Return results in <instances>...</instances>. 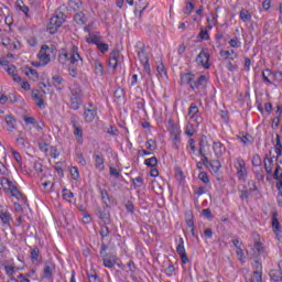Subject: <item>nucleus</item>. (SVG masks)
<instances>
[{"instance_id": "obj_1", "label": "nucleus", "mask_w": 282, "mask_h": 282, "mask_svg": "<svg viewBox=\"0 0 282 282\" xmlns=\"http://www.w3.org/2000/svg\"><path fill=\"white\" fill-rule=\"evenodd\" d=\"M181 85H187L192 91H199L206 89L208 78L205 75L196 77L193 73H184L181 74Z\"/></svg>"}, {"instance_id": "obj_2", "label": "nucleus", "mask_w": 282, "mask_h": 282, "mask_svg": "<svg viewBox=\"0 0 282 282\" xmlns=\"http://www.w3.org/2000/svg\"><path fill=\"white\" fill-rule=\"evenodd\" d=\"M69 91L70 109L78 111V109H80V105H83V88L78 84H73L69 87Z\"/></svg>"}, {"instance_id": "obj_3", "label": "nucleus", "mask_w": 282, "mask_h": 282, "mask_svg": "<svg viewBox=\"0 0 282 282\" xmlns=\"http://www.w3.org/2000/svg\"><path fill=\"white\" fill-rule=\"evenodd\" d=\"M69 61L70 65H83V57L78 53V46L73 45L72 52L59 55V63Z\"/></svg>"}, {"instance_id": "obj_4", "label": "nucleus", "mask_w": 282, "mask_h": 282, "mask_svg": "<svg viewBox=\"0 0 282 282\" xmlns=\"http://www.w3.org/2000/svg\"><path fill=\"white\" fill-rule=\"evenodd\" d=\"M65 19H66L65 13L61 11L57 12L54 17H52L47 28L50 34H56L58 32V28L63 25Z\"/></svg>"}, {"instance_id": "obj_5", "label": "nucleus", "mask_w": 282, "mask_h": 282, "mask_svg": "<svg viewBox=\"0 0 282 282\" xmlns=\"http://www.w3.org/2000/svg\"><path fill=\"white\" fill-rule=\"evenodd\" d=\"M279 171H281V165H276L275 171L273 173V180L276 181V188H278V206L282 207V172L279 174Z\"/></svg>"}, {"instance_id": "obj_6", "label": "nucleus", "mask_w": 282, "mask_h": 282, "mask_svg": "<svg viewBox=\"0 0 282 282\" xmlns=\"http://www.w3.org/2000/svg\"><path fill=\"white\" fill-rule=\"evenodd\" d=\"M52 52H54V50L52 47H48L47 45H42L39 54H37V58L40 61V63H42V65H47V63H50L52 61Z\"/></svg>"}, {"instance_id": "obj_7", "label": "nucleus", "mask_w": 282, "mask_h": 282, "mask_svg": "<svg viewBox=\"0 0 282 282\" xmlns=\"http://www.w3.org/2000/svg\"><path fill=\"white\" fill-rule=\"evenodd\" d=\"M235 167L237 169V176L240 182H246L248 177V170H246V161L243 159H236Z\"/></svg>"}, {"instance_id": "obj_8", "label": "nucleus", "mask_w": 282, "mask_h": 282, "mask_svg": "<svg viewBox=\"0 0 282 282\" xmlns=\"http://www.w3.org/2000/svg\"><path fill=\"white\" fill-rule=\"evenodd\" d=\"M97 217L107 226L111 224V213L109 212V207H97L96 208Z\"/></svg>"}, {"instance_id": "obj_9", "label": "nucleus", "mask_w": 282, "mask_h": 282, "mask_svg": "<svg viewBox=\"0 0 282 282\" xmlns=\"http://www.w3.org/2000/svg\"><path fill=\"white\" fill-rule=\"evenodd\" d=\"M210 54L208 52H200L197 57H196V63L198 65H202V67H204V69H210Z\"/></svg>"}, {"instance_id": "obj_10", "label": "nucleus", "mask_w": 282, "mask_h": 282, "mask_svg": "<svg viewBox=\"0 0 282 282\" xmlns=\"http://www.w3.org/2000/svg\"><path fill=\"white\" fill-rule=\"evenodd\" d=\"M176 252L181 258V262L183 265H186L188 263V254L186 253V248H184V238H180V242L176 247Z\"/></svg>"}, {"instance_id": "obj_11", "label": "nucleus", "mask_w": 282, "mask_h": 282, "mask_svg": "<svg viewBox=\"0 0 282 282\" xmlns=\"http://www.w3.org/2000/svg\"><path fill=\"white\" fill-rule=\"evenodd\" d=\"M1 185L8 186L12 197H17L18 199L19 197H21L22 194L19 192V188L17 187V185H14L12 181H10V178H2Z\"/></svg>"}, {"instance_id": "obj_12", "label": "nucleus", "mask_w": 282, "mask_h": 282, "mask_svg": "<svg viewBox=\"0 0 282 282\" xmlns=\"http://www.w3.org/2000/svg\"><path fill=\"white\" fill-rule=\"evenodd\" d=\"M253 252L256 259H259V257H263V259H265V257H268V251H265V247L261 241L257 239L254 240Z\"/></svg>"}, {"instance_id": "obj_13", "label": "nucleus", "mask_w": 282, "mask_h": 282, "mask_svg": "<svg viewBox=\"0 0 282 282\" xmlns=\"http://www.w3.org/2000/svg\"><path fill=\"white\" fill-rule=\"evenodd\" d=\"M102 263L105 268L113 269L116 268V263H118V257L113 253H106L102 256Z\"/></svg>"}, {"instance_id": "obj_14", "label": "nucleus", "mask_w": 282, "mask_h": 282, "mask_svg": "<svg viewBox=\"0 0 282 282\" xmlns=\"http://www.w3.org/2000/svg\"><path fill=\"white\" fill-rule=\"evenodd\" d=\"M138 57L141 62V64L143 65L147 74H150L151 72V66L149 65V56L147 55V53L144 52V48H140L138 51Z\"/></svg>"}, {"instance_id": "obj_15", "label": "nucleus", "mask_w": 282, "mask_h": 282, "mask_svg": "<svg viewBox=\"0 0 282 282\" xmlns=\"http://www.w3.org/2000/svg\"><path fill=\"white\" fill-rule=\"evenodd\" d=\"M271 226L273 232L279 237V234L281 232V223H279V213L273 212L271 216Z\"/></svg>"}, {"instance_id": "obj_16", "label": "nucleus", "mask_w": 282, "mask_h": 282, "mask_svg": "<svg viewBox=\"0 0 282 282\" xmlns=\"http://www.w3.org/2000/svg\"><path fill=\"white\" fill-rule=\"evenodd\" d=\"M30 259L32 263H43V257L41 256V249H39V247L31 248Z\"/></svg>"}, {"instance_id": "obj_17", "label": "nucleus", "mask_w": 282, "mask_h": 282, "mask_svg": "<svg viewBox=\"0 0 282 282\" xmlns=\"http://www.w3.org/2000/svg\"><path fill=\"white\" fill-rule=\"evenodd\" d=\"M25 76H29V78L31 80H33V83H36V80H39V73L36 72V69L30 67V66H25L23 69Z\"/></svg>"}, {"instance_id": "obj_18", "label": "nucleus", "mask_w": 282, "mask_h": 282, "mask_svg": "<svg viewBox=\"0 0 282 282\" xmlns=\"http://www.w3.org/2000/svg\"><path fill=\"white\" fill-rule=\"evenodd\" d=\"M31 96H32L35 105H37V107L40 109H43L45 107V100H43V97L41 95H39V90H33L31 93Z\"/></svg>"}, {"instance_id": "obj_19", "label": "nucleus", "mask_w": 282, "mask_h": 282, "mask_svg": "<svg viewBox=\"0 0 282 282\" xmlns=\"http://www.w3.org/2000/svg\"><path fill=\"white\" fill-rule=\"evenodd\" d=\"M97 115L98 112L96 111V109L85 108L84 110V118L86 122H91L93 120H96Z\"/></svg>"}, {"instance_id": "obj_20", "label": "nucleus", "mask_w": 282, "mask_h": 282, "mask_svg": "<svg viewBox=\"0 0 282 282\" xmlns=\"http://www.w3.org/2000/svg\"><path fill=\"white\" fill-rule=\"evenodd\" d=\"M95 160V167L98 169V171H105V158L100 154H94Z\"/></svg>"}, {"instance_id": "obj_21", "label": "nucleus", "mask_w": 282, "mask_h": 282, "mask_svg": "<svg viewBox=\"0 0 282 282\" xmlns=\"http://www.w3.org/2000/svg\"><path fill=\"white\" fill-rule=\"evenodd\" d=\"M4 121L8 127V131H14L17 129V120L12 117V115H7L4 117Z\"/></svg>"}, {"instance_id": "obj_22", "label": "nucleus", "mask_w": 282, "mask_h": 282, "mask_svg": "<svg viewBox=\"0 0 282 282\" xmlns=\"http://www.w3.org/2000/svg\"><path fill=\"white\" fill-rule=\"evenodd\" d=\"M101 202L106 204L107 208H109V204H111V198L109 197V193L107 189L99 188Z\"/></svg>"}, {"instance_id": "obj_23", "label": "nucleus", "mask_w": 282, "mask_h": 282, "mask_svg": "<svg viewBox=\"0 0 282 282\" xmlns=\"http://www.w3.org/2000/svg\"><path fill=\"white\" fill-rule=\"evenodd\" d=\"M74 21L78 25H85V23H87V17H85V13H83V12H77L74 15Z\"/></svg>"}, {"instance_id": "obj_24", "label": "nucleus", "mask_w": 282, "mask_h": 282, "mask_svg": "<svg viewBox=\"0 0 282 282\" xmlns=\"http://www.w3.org/2000/svg\"><path fill=\"white\" fill-rule=\"evenodd\" d=\"M169 131L171 134V138H173L174 135H181L182 131L180 130V128H177V126H175V123H173L172 120L169 121Z\"/></svg>"}, {"instance_id": "obj_25", "label": "nucleus", "mask_w": 282, "mask_h": 282, "mask_svg": "<svg viewBox=\"0 0 282 282\" xmlns=\"http://www.w3.org/2000/svg\"><path fill=\"white\" fill-rule=\"evenodd\" d=\"M214 152L216 155H224L226 147L221 142H214Z\"/></svg>"}, {"instance_id": "obj_26", "label": "nucleus", "mask_w": 282, "mask_h": 282, "mask_svg": "<svg viewBox=\"0 0 282 282\" xmlns=\"http://www.w3.org/2000/svg\"><path fill=\"white\" fill-rule=\"evenodd\" d=\"M240 19L243 21V23H248V21H252V13L247 9H241Z\"/></svg>"}, {"instance_id": "obj_27", "label": "nucleus", "mask_w": 282, "mask_h": 282, "mask_svg": "<svg viewBox=\"0 0 282 282\" xmlns=\"http://www.w3.org/2000/svg\"><path fill=\"white\" fill-rule=\"evenodd\" d=\"M15 6H17L18 10H20L21 12H23L25 14V17H30V14H28L30 12V8L28 6H25L23 0H17Z\"/></svg>"}, {"instance_id": "obj_28", "label": "nucleus", "mask_w": 282, "mask_h": 282, "mask_svg": "<svg viewBox=\"0 0 282 282\" xmlns=\"http://www.w3.org/2000/svg\"><path fill=\"white\" fill-rule=\"evenodd\" d=\"M270 278L273 282H282V272L279 270H271Z\"/></svg>"}, {"instance_id": "obj_29", "label": "nucleus", "mask_w": 282, "mask_h": 282, "mask_svg": "<svg viewBox=\"0 0 282 282\" xmlns=\"http://www.w3.org/2000/svg\"><path fill=\"white\" fill-rule=\"evenodd\" d=\"M208 169H212V173H218V171L221 169V163L218 160L210 161Z\"/></svg>"}, {"instance_id": "obj_30", "label": "nucleus", "mask_w": 282, "mask_h": 282, "mask_svg": "<svg viewBox=\"0 0 282 282\" xmlns=\"http://www.w3.org/2000/svg\"><path fill=\"white\" fill-rule=\"evenodd\" d=\"M62 197H63V199H65V202L72 203V199H74V192H72L67 188H64L62 191Z\"/></svg>"}, {"instance_id": "obj_31", "label": "nucleus", "mask_w": 282, "mask_h": 282, "mask_svg": "<svg viewBox=\"0 0 282 282\" xmlns=\"http://www.w3.org/2000/svg\"><path fill=\"white\" fill-rule=\"evenodd\" d=\"M195 10V4L191 1L185 2V8L183 9L184 14L191 15Z\"/></svg>"}, {"instance_id": "obj_32", "label": "nucleus", "mask_w": 282, "mask_h": 282, "mask_svg": "<svg viewBox=\"0 0 282 282\" xmlns=\"http://www.w3.org/2000/svg\"><path fill=\"white\" fill-rule=\"evenodd\" d=\"M74 135H75V138H78V140H77L78 144H83V128H80L78 126L75 127Z\"/></svg>"}, {"instance_id": "obj_33", "label": "nucleus", "mask_w": 282, "mask_h": 282, "mask_svg": "<svg viewBox=\"0 0 282 282\" xmlns=\"http://www.w3.org/2000/svg\"><path fill=\"white\" fill-rule=\"evenodd\" d=\"M272 159H269L268 156L264 158V171L268 173V175H271L272 173Z\"/></svg>"}, {"instance_id": "obj_34", "label": "nucleus", "mask_w": 282, "mask_h": 282, "mask_svg": "<svg viewBox=\"0 0 282 282\" xmlns=\"http://www.w3.org/2000/svg\"><path fill=\"white\" fill-rule=\"evenodd\" d=\"M144 164L150 169H155V166H158V158L152 156L150 159H145Z\"/></svg>"}, {"instance_id": "obj_35", "label": "nucleus", "mask_w": 282, "mask_h": 282, "mask_svg": "<svg viewBox=\"0 0 282 282\" xmlns=\"http://www.w3.org/2000/svg\"><path fill=\"white\" fill-rule=\"evenodd\" d=\"M270 76H272V70L265 69L262 72V80L268 85H272V80H270Z\"/></svg>"}, {"instance_id": "obj_36", "label": "nucleus", "mask_w": 282, "mask_h": 282, "mask_svg": "<svg viewBox=\"0 0 282 282\" xmlns=\"http://www.w3.org/2000/svg\"><path fill=\"white\" fill-rule=\"evenodd\" d=\"M199 113V108L195 104H191L189 109H188V116L189 118H195Z\"/></svg>"}, {"instance_id": "obj_37", "label": "nucleus", "mask_w": 282, "mask_h": 282, "mask_svg": "<svg viewBox=\"0 0 282 282\" xmlns=\"http://www.w3.org/2000/svg\"><path fill=\"white\" fill-rule=\"evenodd\" d=\"M275 153L276 155H282L281 135L279 134L275 138Z\"/></svg>"}, {"instance_id": "obj_38", "label": "nucleus", "mask_w": 282, "mask_h": 282, "mask_svg": "<svg viewBox=\"0 0 282 282\" xmlns=\"http://www.w3.org/2000/svg\"><path fill=\"white\" fill-rule=\"evenodd\" d=\"M53 275H54V272L52 271V267L50 265L44 267L43 278L50 280L52 279Z\"/></svg>"}, {"instance_id": "obj_39", "label": "nucleus", "mask_w": 282, "mask_h": 282, "mask_svg": "<svg viewBox=\"0 0 282 282\" xmlns=\"http://www.w3.org/2000/svg\"><path fill=\"white\" fill-rule=\"evenodd\" d=\"M87 278L89 282H100V278H98V273H96V271L87 272Z\"/></svg>"}, {"instance_id": "obj_40", "label": "nucleus", "mask_w": 282, "mask_h": 282, "mask_svg": "<svg viewBox=\"0 0 282 282\" xmlns=\"http://www.w3.org/2000/svg\"><path fill=\"white\" fill-rule=\"evenodd\" d=\"M63 83H64L63 77H61L58 75L53 76V85H54V87H56L57 89H61V86L63 85Z\"/></svg>"}, {"instance_id": "obj_41", "label": "nucleus", "mask_w": 282, "mask_h": 282, "mask_svg": "<svg viewBox=\"0 0 282 282\" xmlns=\"http://www.w3.org/2000/svg\"><path fill=\"white\" fill-rule=\"evenodd\" d=\"M198 39H200V41H208L210 39V35L208 34V30H204V28H200V32L198 33Z\"/></svg>"}, {"instance_id": "obj_42", "label": "nucleus", "mask_w": 282, "mask_h": 282, "mask_svg": "<svg viewBox=\"0 0 282 282\" xmlns=\"http://www.w3.org/2000/svg\"><path fill=\"white\" fill-rule=\"evenodd\" d=\"M97 50H98L101 54H107V52H109V44L101 42V43H99V44L97 45Z\"/></svg>"}, {"instance_id": "obj_43", "label": "nucleus", "mask_w": 282, "mask_h": 282, "mask_svg": "<svg viewBox=\"0 0 282 282\" xmlns=\"http://www.w3.org/2000/svg\"><path fill=\"white\" fill-rule=\"evenodd\" d=\"M230 54H234L235 58H237V56H239L237 53H235V50H231V51H224L221 50L220 51V56L225 59H228Z\"/></svg>"}, {"instance_id": "obj_44", "label": "nucleus", "mask_w": 282, "mask_h": 282, "mask_svg": "<svg viewBox=\"0 0 282 282\" xmlns=\"http://www.w3.org/2000/svg\"><path fill=\"white\" fill-rule=\"evenodd\" d=\"M83 6V2L80 0H69L68 7L72 8L73 10H78Z\"/></svg>"}, {"instance_id": "obj_45", "label": "nucleus", "mask_w": 282, "mask_h": 282, "mask_svg": "<svg viewBox=\"0 0 282 282\" xmlns=\"http://www.w3.org/2000/svg\"><path fill=\"white\" fill-rule=\"evenodd\" d=\"M172 142H173L174 149H176V151L180 150V144L182 142V138L180 137V134L172 137Z\"/></svg>"}, {"instance_id": "obj_46", "label": "nucleus", "mask_w": 282, "mask_h": 282, "mask_svg": "<svg viewBox=\"0 0 282 282\" xmlns=\"http://www.w3.org/2000/svg\"><path fill=\"white\" fill-rule=\"evenodd\" d=\"M145 147L147 149H149V151H155V149H158V143H155V141L150 139L145 142Z\"/></svg>"}, {"instance_id": "obj_47", "label": "nucleus", "mask_w": 282, "mask_h": 282, "mask_svg": "<svg viewBox=\"0 0 282 282\" xmlns=\"http://www.w3.org/2000/svg\"><path fill=\"white\" fill-rule=\"evenodd\" d=\"M251 282H263L261 271H253V278H252Z\"/></svg>"}, {"instance_id": "obj_48", "label": "nucleus", "mask_w": 282, "mask_h": 282, "mask_svg": "<svg viewBox=\"0 0 282 282\" xmlns=\"http://www.w3.org/2000/svg\"><path fill=\"white\" fill-rule=\"evenodd\" d=\"M102 41H100V37L96 36V35H91L87 39V43H91L93 45H97L100 44Z\"/></svg>"}, {"instance_id": "obj_49", "label": "nucleus", "mask_w": 282, "mask_h": 282, "mask_svg": "<svg viewBox=\"0 0 282 282\" xmlns=\"http://www.w3.org/2000/svg\"><path fill=\"white\" fill-rule=\"evenodd\" d=\"M110 59L112 61H117L119 63L120 61V51L118 48H115L111 53H110Z\"/></svg>"}, {"instance_id": "obj_50", "label": "nucleus", "mask_w": 282, "mask_h": 282, "mask_svg": "<svg viewBox=\"0 0 282 282\" xmlns=\"http://www.w3.org/2000/svg\"><path fill=\"white\" fill-rule=\"evenodd\" d=\"M99 235H100L101 239H105V237H109V235H110L109 227H107V226L101 227Z\"/></svg>"}, {"instance_id": "obj_51", "label": "nucleus", "mask_w": 282, "mask_h": 282, "mask_svg": "<svg viewBox=\"0 0 282 282\" xmlns=\"http://www.w3.org/2000/svg\"><path fill=\"white\" fill-rule=\"evenodd\" d=\"M198 178L200 180V182H203L204 184H208L210 182V180L208 178V174L206 172H200L198 174Z\"/></svg>"}, {"instance_id": "obj_52", "label": "nucleus", "mask_w": 282, "mask_h": 282, "mask_svg": "<svg viewBox=\"0 0 282 282\" xmlns=\"http://www.w3.org/2000/svg\"><path fill=\"white\" fill-rule=\"evenodd\" d=\"M95 72L96 74H99V76H102L105 68L100 62L95 63Z\"/></svg>"}, {"instance_id": "obj_53", "label": "nucleus", "mask_w": 282, "mask_h": 282, "mask_svg": "<svg viewBox=\"0 0 282 282\" xmlns=\"http://www.w3.org/2000/svg\"><path fill=\"white\" fill-rule=\"evenodd\" d=\"M0 219L2 224H10V213H1Z\"/></svg>"}, {"instance_id": "obj_54", "label": "nucleus", "mask_w": 282, "mask_h": 282, "mask_svg": "<svg viewBox=\"0 0 282 282\" xmlns=\"http://www.w3.org/2000/svg\"><path fill=\"white\" fill-rule=\"evenodd\" d=\"M115 98H117L118 100H120V98H124V89L122 88H117L115 90V94H113Z\"/></svg>"}, {"instance_id": "obj_55", "label": "nucleus", "mask_w": 282, "mask_h": 282, "mask_svg": "<svg viewBox=\"0 0 282 282\" xmlns=\"http://www.w3.org/2000/svg\"><path fill=\"white\" fill-rule=\"evenodd\" d=\"M275 83H282V72H275L271 74Z\"/></svg>"}, {"instance_id": "obj_56", "label": "nucleus", "mask_w": 282, "mask_h": 282, "mask_svg": "<svg viewBox=\"0 0 282 282\" xmlns=\"http://www.w3.org/2000/svg\"><path fill=\"white\" fill-rule=\"evenodd\" d=\"M240 140L243 144H252V137L250 134L242 135Z\"/></svg>"}, {"instance_id": "obj_57", "label": "nucleus", "mask_w": 282, "mask_h": 282, "mask_svg": "<svg viewBox=\"0 0 282 282\" xmlns=\"http://www.w3.org/2000/svg\"><path fill=\"white\" fill-rule=\"evenodd\" d=\"M253 166H261V156L259 154H254L252 158Z\"/></svg>"}, {"instance_id": "obj_58", "label": "nucleus", "mask_w": 282, "mask_h": 282, "mask_svg": "<svg viewBox=\"0 0 282 282\" xmlns=\"http://www.w3.org/2000/svg\"><path fill=\"white\" fill-rule=\"evenodd\" d=\"M4 272L9 276H14V267L13 265H4Z\"/></svg>"}, {"instance_id": "obj_59", "label": "nucleus", "mask_w": 282, "mask_h": 282, "mask_svg": "<svg viewBox=\"0 0 282 282\" xmlns=\"http://www.w3.org/2000/svg\"><path fill=\"white\" fill-rule=\"evenodd\" d=\"M126 210L133 214L135 212V206L133 205V202L128 200L126 204Z\"/></svg>"}, {"instance_id": "obj_60", "label": "nucleus", "mask_w": 282, "mask_h": 282, "mask_svg": "<svg viewBox=\"0 0 282 282\" xmlns=\"http://www.w3.org/2000/svg\"><path fill=\"white\" fill-rule=\"evenodd\" d=\"M12 155L18 164L21 166V164H23V159L21 158V154L17 151H12Z\"/></svg>"}, {"instance_id": "obj_61", "label": "nucleus", "mask_w": 282, "mask_h": 282, "mask_svg": "<svg viewBox=\"0 0 282 282\" xmlns=\"http://www.w3.org/2000/svg\"><path fill=\"white\" fill-rule=\"evenodd\" d=\"M70 176H72V180H78V177H79L78 167L70 169Z\"/></svg>"}, {"instance_id": "obj_62", "label": "nucleus", "mask_w": 282, "mask_h": 282, "mask_svg": "<svg viewBox=\"0 0 282 282\" xmlns=\"http://www.w3.org/2000/svg\"><path fill=\"white\" fill-rule=\"evenodd\" d=\"M50 152H51V158H53L54 160H56V158H58V155H59L56 147H51Z\"/></svg>"}, {"instance_id": "obj_63", "label": "nucleus", "mask_w": 282, "mask_h": 282, "mask_svg": "<svg viewBox=\"0 0 282 282\" xmlns=\"http://www.w3.org/2000/svg\"><path fill=\"white\" fill-rule=\"evenodd\" d=\"M229 45H230V47H239V45H241V42H239V39H231L230 41H229Z\"/></svg>"}, {"instance_id": "obj_64", "label": "nucleus", "mask_w": 282, "mask_h": 282, "mask_svg": "<svg viewBox=\"0 0 282 282\" xmlns=\"http://www.w3.org/2000/svg\"><path fill=\"white\" fill-rule=\"evenodd\" d=\"M7 72H8V75H9V76H14V75H17V66H14V65L9 66V67L7 68Z\"/></svg>"}]
</instances>
